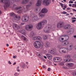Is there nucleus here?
<instances>
[{
  "label": "nucleus",
  "mask_w": 76,
  "mask_h": 76,
  "mask_svg": "<svg viewBox=\"0 0 76 76\" xmlns=\"http://www.w3.org/2000/svg\"><path fill=\"white\" fill-rule=\"evenodd\" d=\"M72 11H73L74 12H76V10L75 9H73L72 10Z\"/></svg>",
  "instance_id": "51"
},
{
  "label": "nucleus",
  "mask_w": 76,
  "mask_h": 76,
  "mask_svg": "<svg viewBox=\"0 0 76 76\" xmlns=\"http://www.w3.org/2000/svg\"><path fill=\"white\" fill-rule=\"evenodd\" d=\"M13 58H16V56H13Z\"/></svg>",
  "instance_id": "53"
},
{
  "label": "nucleus",
  "mask_w": 76,
  "mask_h": 76,
  "mask_svg": "<svg viewBox=\"0 0 76 76\" xmlns=\"http://www.w3.org/2000/svg\"><path fill=\"white\" fill-rule=\"evenodd\" d=\"M43 43H41L39 41H36L34 43V45L36 48H42L43 47Z\"/></svg>",
  "instance_id": "2"
},
{
  "label": "nucleus",
  "mask_w": 76,
  "mask_h": 76,
  "mask_svg": "<svg viewBox=\"0 0 76 76\" xmlns=\"http://www.w3.org/2000/svg\"><path fill=\"white\" fill-rule=\"evenodd\" d=\"M0 1L3 3H5L4 5V7L5 9H6L7 7H8L10 3V1L7 0H0Z\"/></svg>",
  "instance_id": "3"
},
{
  "label": "nucleus",
  "mask_w": 76,
  "mask_h": 76,
  "mask_svg": "<svg viewBox=\"0 0 76 76\" xmlns=\"http://www.w3.org/2000/svg\"><path fill=\"white\" fill-rule=\"evenodd\" d=\"M63 69H67V67L65 66H63L62 67Z\"/></svg>",
  "instance_id": "42"
},
{
  "label": "nucleus",
  "mask_w": 76,
  "mask_h": 76,
  "mask_svg": "<svg viewBox=\"0 0 76 76\" xmlns=\"http://www.w3.org/2000/svg\"><path fill=\"white\" fill-rule=\"evenodd\" d=\"M16 70L17 72H20V70L19 69H17Z\"/></svg>",
  "instance_id": "45"
},
{
  "label": "nucleus",
  "mask_w": 76,
  "mask_h": 76,
  "mask_svg": "<svg viewBox=\"0 0 76 76\" xmlns=\"http://www.w3.org/2000/svg\"><path fill=\"white\" fill-rule=\"evenodd\" d=\"M29 16H23L22 18V20L23 22H26L29 20Z\"/></svg>",
  "instance_id": "7"
},
{
  "label": "nucleus",
  "mask_w": 76,
  "mask_h": 76,
  "mask_svg": "<svg viewBox=\"0 0 76 76\" xmlns=\"http://www.w3.org/2000/svg\"><path fill=\"white\" fill-rule=\"evenodd\" d=\"M21 38L23 39V40L27 42L28 41V39L25 37L23 36H21Z\"/></svg>",
  "instance_id": "28"
},
{
  "label": "nucleus",
  "mask_w": 76,
  "mask_h": 76,
  "mask_svg": "<svg viewBox=\"0 0 76 76\" xmlns=\"http://www.w3.org/2000/svg\"><path fill=\"white\" fill-rule=\"evenodd\" d=\"M72 75L73 76H76V71H75L73 72Z\"/></svg>",
  "instance_id": "37"
},
{
  "label": "nucleus",
  "mask_w": 76,
  "mask_h": 76,
  "mask_svg": "<svg viewBox=\"0 0 76 76\" xmlns=\"http://www.w3.org/2000/svg\"><path fill=\"white\" fill-rule=\"evenodd\" d=\"M41 23L43 25H45V24H47V20H43V21L41 22Z\"/></svg>",
  "instance_id": "24"
},
{
  "label": "nucleus",
  "mask_w": 76,
  "mask_h": 76,
  "mask_svg": "<svg viewBox=\"0 0 76 76\" xmlns=\"http://www.w3.org/2000/svg\"><path fill=\"white\" fill-rule=\"evenodd\" d=\"M15 1H18L19 0H14Z\"/></svg>",
  "instance_id": "59"
},
{
  "label": "nucleus",
  "mask_w": 76,
  "mask_h": 76,
  "mask_svg": "<svg viewBox=\"0 0 76 76\" xmlns=\"http://www.w3.org/2000/svg\"><path fill=\"white\" fill-rule=\"evenodd\" d=\"M65 38V41H67L69 38V37L67 35H62L61 37H60L59 39V40L61 42H63V41H64V38Z\"/></svg>",
  "instance_id": "5"
},
{
  "label": "nucleus",
  "mask_w": 76,
  "mask_h": 76,
  "mask_svg": "<svg viewBox=\"0 0 76 76\" xmlns=\"http://www.w3.org/2000/svg\"><path fill=\"white\" fill-rule=\"evenodd\" d=\"M22 12H26V9H25V8H23L22 10H18L17 12L18 13H22Z\"/></svg>",
  "instance_id": "21"
},
{
  "label": "nucleus",
  "mask_w": 76,
  "mask_h": 76,
  "mask_svg": "<svg viewBox=\"0 0 76 76\" xmlns=\"http://www.w3.org/2000/svg\"><path fill=\"white\" fill-rule=\"evenodd\" d=\"M74 37L75 38H76V35L74 36Z\"/></svg>",
  "instance_id": "63"
},
{
  "label": "nucleus",
  "mask_w": 76,
  "mask_h": 76,
  "mask_svg": "<svg viewBox=\"0 0 76 76\" xmlns=\"http://www.w3.org/2000/svg\"><path fill=\"white\" fill-rule=\"evenodd\" d=\"M37 55L39 58H43V56H42V53L40 52H37Z\"/></svg>",
  "instance_id": "20"
},
{
  "label": "nucleus",
  "mask_w": 76,
  "mask_h": 76,
  "mask_svg": "<svg viewBox=\"0 0 76 76\" xmlns=\"http://www.w3.org/2000/svg\"><path fill=\"white\" fill-rule=\"evenodd\" d=\"M48 53L52 54H53L55 53V51H53L52 50H49Z\"/></svg>",
  "instance_id": "27"
},
{
  "label": "nucleus",
  "mask_w": 76,
  "mask_h": 76,
  "mask_svg": "<svg viewBox=\"0 0 76 76\" xmlns=\"http://www.w3.org/2000/svg\"><path fill=\"white\" fill-rule=\"evenodd\" d=\"M64 26V24L63 22H59L57 24V27L58 28H63Z\"/></svg>",
  "instance_id": "8"
},
{
  "label": "nucleus",
  "mask_w": 76,
  "mask_h": 76,
  "mask_svg": "<svg viewBox=\"0 0 76 76\" xmlns=\"http://www.w3.org/2000/svg\"><path fill=\"white\" fill-rule=\"evenodd\" d=\"M72 56L71 55L68 54L66 55L65 56V57L66 58H72Z\"/></svg>",
  "instance_id": "25"
},
{
  "label": "nucleus",
  "mask_w": 76,
  "mask_h": 76,
  "mask_svg": "<svg viewBox=\"0 0 76 76\" xmlns=\"http://www.w3.org/2000/svg\"><path fill=\"white\" fill-rule=\"evenodd\" d=\"M10 16H12V17H15L17 20H20V17H17V16H16V15L14 13L12 12L11 13H10Z\"/></svg>",
  "instance_id": "11"
},
{
  "label": "nucleus",
  "mask_w": 76,
  "mask_h": 76,
  "mask_svg": "<svg viewBox=\"0 0 76 76\" xmlns=\"http://www.w3.org/2000/svg\"><path fill=\"white\" fill-rule=\"evenodd\" d=\"M33 39L34 40H42V38L40 36H36L33 38Z\"/></svg>",
  "instance_id": "15"
},
{
  "label": "nucleus",
  "mask_w": 76,
  "mask_h": 76,
  "mask_svg": "<svg viewBox=\"0 0 76 76\" xmlns=\"http://www.w3.org/2000/svg\"><path fill=\"white\" fill-rule=\"evenodd\" d=\"M72 7H76V4H72Z\"/></svg>",
  "instance_id": "41"
},
{
  "label": "nucleus",
  "mask_w": 76,
  "mask_h": 76,
  "mask_svg": "<svg viewBox=\"0 0 76 76\" xmlns=\"http://www.w3.org/2000/svg\"><path fill=\"white\" fill-rule=\"evenodd\" d=\"M20 33L23 35H25L26 34V31L24 30H22L20 31Z\"/></svg>",
  "instance_id": "29"
},
{
  "label": "nucleus",
  "mask_w": 76,
  "mask_h": 76,
  "mask_svg": "<svg viewBox=\"0 0 76 76\" xmlns=\"http://www.w3.org/2000/svg\"><path fill=\"white\" fill-rule=\"evenodd\" d=\"M45 66H44V65H43V69H44V68H45Z\"/></svg>",
  "instance_id": "62"
},
{
  "label": "nucleus",
  "mask_w": 76,
  "mask_h": 76,
  "mask_svg": "<svg viewBox=\"0 0 76 76\" xmlns=\"http://www.w3.org/2000/svg\"><path fill=\"white\" fill-rule=\"evenodd\" d=\"M69 3H73V1H69Z\"/></svg>",
  "instance_id": "44"
},
{
  "label": "nucleus",
  "mask_w": 76,
  "mask_h": 76,
  "mask_svg": "<svg viewBox=\"0 0 76 76\" xmlns=\"http://www.w3.org/2000/svg\"><path fill=\"white\" fill-rule=\"evenodd\" d=\"M53 60L55 62H58L61 60V58L59 57H55L54 58Z\"/></svg>",
  "instance_id": "14"
},
{
  "label": "nucleus",
  "mask_w": 76,
  "mask_h": 76,
  "mask_svg": "<svg viewBox=\"0 0 76 76\" xmlns=\"http://www.w3.org/2000/svg\"><path fill=\"white\" fill-rule=\"evenodd\" d=\"M48 12V10L47 9L45 8H43L42 9L41 12L39 13V16L42 18H43V17L45 16V15L43 14V13H47Z\"/></svg>",
  "instance_id": "4"
},
{
  "label": "nucleus",
  "mask_w": 76,
  "mask_h": 76,
  "mask_svg": "<svg viewBox=\"0 0 76 76\" xmlns=\"http://www.w3.org/2000/svg\"><path fill=\"white\" fill-rule=\"evenodd\" d=\"M61 14H67V12H61Z\"/></svg>",
  "instance_id": "40"
},
{
  "label": "nucleus",
  "mask_w": 76,
  "mask_h": 76,
  "mask_svg": "<svg viewBox=\"0 0 76 76\" xmlns=\"http://www.w3.org/2000/svg\"><path fill=\"white\" fill-rule=\"evenodd\" d=\"M16 64V62H15L13 64V65H15V64Z\"/></svg>",
  "instance_id": "61"
},
{
  "label": "nucleus",
  "mask_w": 76,
  "mask_h": 76,
  "mask_svg": "<svg viewBox=\"0 0 76 76\" xmlns=\"http://www.w3.org/2000/svg\"><path fill=\"white\" fill-rule=\"evenodd\" d=\"M74 49L75 50H76V45H75L74 47Z\"/></svg>",
  "instance_id": "47"
},
{
  "label": "nucleus",
  "mask_w": 76,
  "mask_h": 76,
  "mask_svg": "<svg viewBox=\"0 0 76 76\" xmlns=\"http://www.w3.org/2000/svg\"><path fill=\"white\" fill-rule=\"evenodd\" d=\"M64 8H67V6L66 5L64 6Z\"/></svg>",
  "instance_id": "56"
},
{
  "label": "nucleus",
  "mask_w": 76,
  "mask_h": 76,
  "mask_svg": "<svg viewBox=\"0 0 76 76\" xmlns=\"http://www.w3.org/2000/svg\"><path fill=\"white\" fill-rule=\"evenodd\" d=\"M8 63L9 64H12V63H11V62H10V61H8Z\"/></svg>",
  "instance_id": "49"
},
{
  "label": "nucleus",
  "mask_w": 76,
  "mask_h": 76,
  "mask_svg": "<svg viewBox=\"0 0 76 76\" xmlns=\"http://www.w3.org/2000/svg\"><path fill=\"white\" fill-rule=\"evenodd\" d=\"M29 0H23L22 2V3L23 4H25L28 3V1Z\"/></svg>",
  "instance_id": "26"
},
{
  "label": "nucleus",
  "mask_w": 76,
  "mask_h": 76,
  "mask_svg": "<svg viewBox=\"0 0 76 76\" xmlns=\"http://www.w3.org/2000/svg\"><path fill=\"white\" fill-rule=\"evenodd\" d=\"M51 25H48L46 26V27L44 28V31L45 33H50V30H51Z\"/></svg>",
  "instance_id": "6"
},
{
  "label": "nucleus",
  "mask_w": 76,
  "mask_h": 76,
  "mask_svg": "<svg viewBox=\"0 0 76 76\" xmlns=\"http://www.w3.org/2000/svg\"><path fill=\"white\" fill-rule=\"evenodd\" d=\"M17 6L16 5H13V8H15V9H16V10H18V9H20V8H21V7H16Z\"/></svg>",
  "instance_id": "32"
},
{
  "label": "nucleus",
  "mask_w": 76,
  "mask_h": 76,
  "mask_svg": "<svg viewBox=\"0 0 76 76\" xmlns=\"http://www.w3.org/2000/svg\"><path fill=\"white\" fill-rule=\"evenodd\" d=\"M73 48V45H71L69 46V47L67 48H61L59 49V52L60 53H65L67 51V50H72Z\"/></svg>",
  "instance_id": "1"
},
{
  "label": "nucleus",
  "mask_w": 76,
  "mask_h": 76,
  "mask_svg": "<svg viewBox=\"0 0 76 76\" xmlns=\"http://www.w3.org/2000/svg\"><path fill=\"white\" fill-rule=\"evenodd\" d=\"M46 56L47 57L48 59H49V60H51L53 58V57H52V56H51V55L50 54H46Z\"/></svg>",
  "instance_id": "22"
},
{
  "label": "nucleus",
  "mask_w": 76,
  "mask_h": 76,
  "mask_svg": "<svg viewBox=\"0 0 76 76\" xmlns=\"http://www.w3.org/2000/svg\"><path fill=\"white\" fill-rule=\"evenodd\" d=\"M66 65L69 67H72L74 66V64L72 63H66Z\"/></svg>",
  "instance_id": "19"
},
{
  "label": "nucleus",
  "mask_w": 76,
  "mask_h": 76,
  "mask_svg": "<svg viewBox=\"0 0 76 76\" xmlns=\"http://www.w3.org/2000/svg\"><path fill=\"white\" fill-rule=\"evenodd\" d=\"M25 23H20V26H22V25H23Z\"/></svg>",
  "instance_id": "43"
},
{
  "label": "nucleus",
  "mask_w": 76,
  "mask_h": 76,
  "mask_svg": "<svg viewBox=\"0 0 76 76\" xmlns=\"http://www.w3.org/2000/svg\"><path fill=\"white\" fill-rule=\"evenodd\" d=\"M61 6V7H64V5H63V4L62 3H61L60 2H59Z\"/></svg>",
  "instance_id": "39"
},
{
  "label": "nucleus",
  "mask_w": 76,
  "mask_h": 76,
  "mask_svg": "<svg viewBox=\"0 0 76 76\" xmlns=\"http://www.w3.org/2000/svg\"><path fill=\"white\" fill-rule=\"evenodd\" d=\"M13 28L17 30V29H20V26L17 25L16 24H13Z\"/></svg>",
  "instance_id": "13"
},
{
  "label": "nucleus",
  "mask_w": 76,
  "mask_h": 76,
  "mask_svg": "<svg viewBox=\"0 0 76 76\" xmlns=\"http://www.w3.org/2000/svg\"><path fill=\"white\" fill-rule=\"evenodd\" d=\"M45 46L46 48H50V43L48 42H45Z\"/></svg>",
  "instance_id": "17"
},
{
  "label": "nucleus",
  "mask_w": 76,
  "mask_h": 76,
  "mask_svg": "<svg viewBox=\"0 0 76 76\" xmlns=\"http://www.w3.org/2000/svg\"><path fill=\"white\" fill-rule=\"evenodd\" d=\"M67 10H70V8H67Z\"/></svg>",
  "instance_id": "52"
},
{
  "label": "nucleus",
  "mask_w": 76,
  "mask_h": 76,
  "mask_svg": "<svg viewBox=\"0 0 76 76\" xmlns=\"http://www.w3.org/2000/svg\"><path fill=\"white\" fill-rule=\"evenodd\" d=\"M72 22H76V20H72Z\"/></svg>",
  "instance_id": "50"
},
{
  "label": "nucleus",
  "mask_w": 76,
  "mask_h": 76,
  "mask_svg": "<svg viewBox=\"0 0 76 76\" xmlns=\"http://www.w3.org/2000/svg\"><path fill=\"white\" fill-rule=\"evenodd\" d=\"M14 75L15 76H18V75H19V74L18 73L16 72L15 74H14Z\"/></svg>",
  "instance_id": "38"
},
{
  "label": "nucleus",
  "mask_w": 76,
  "mask_h": 76,
  "mask_svg": "<svg viewBox=\"0 0 76 76\" xmlns=\"http://www.w3.org/2000/svg\"><path fill=\"white\" fill-rule=\"evenodd\" d=\"M71 19L73 20V19H76V18H72Z\"/></svg>",
  "instance_id": "54"
},
{
  "label": "nucleus",
  "mask_w": 76,
  "mask_h": 76,
  "mask_svg": "<svg viewBox=\"0 0 76 76\" xmlns=\"http://www.w3.org/2000/svg\"><path fill=\"white\" fill-rule=\"evenodd\" d=\"M34 36V33L33 31L31 32V33L29 34V36L30 38H31Z\"/></svg>",
  "instance_id": "30"
},
{
  "label": "nucleus",
  "mask_w": 76,
  "mask_h": 76,
  "mask_svg": "<svg viewBox=\"0 0 76 76\" xmlns=\"http://www.w3.org/2000/svg\"><path fill=\"white\" fill-rule=\"evenodd\" d=\"M74 57L75 58V59H76V55H74Z\"/></svg>",
  "instance_id": "46"
},
{
  "label": "nucleus",
  "mask_w": 76,
  "mask_h": 76,
  "mask_svg": "<svg viewBox=\"0 0 76 76\" xmlns=\"http://www.w3.org/2000/svg\"><path fill=\"white\" fill-rule=\"evenodd\" d=\"M2 12L1 11V10H0V15H1V14H2Z\"/></svg>",
  "instance_id": "60"
},
{
  "label": "nucleus",
  "mask_w": 76,
  "mask_h": 76,
  "mask_svg": "<svg viewBox=\"0 0 76 76\" xmlns=\"http://www.w3.org/2000/svg\"><path fill=\"white\" fill-rule=\"evenodd\" d=\"M42 0H38L37 3L36 4V5L37 6H40L41 5Z\"/></svg>",
  "instance_id": "18"
},
{
  "label": "nucleus",
  "mask_w": 76,
  "mask_h": 76,
  "mask_svg": "<svg viewBox=\"0 0 76 76\" xmlns=\"http://www.w3.org/2000/svg\"><path fill=\"white\" fill-rule=\"evenodd\" d=\"M51 0H44L43 2V4L46 6H48L51 3Z\"/></svg>",
  "instance_id": "9"
},
{
  "label": "nucleus",
  "mask_w": 76,
  "mask_h": 76,
  "mask_svg": "<svg viewBox=\"0 0 76 76\" xmlns=\"http://www.w3.org/2000/svg\"><path fill=\"white\" fill-rule=\"evenodd\" d=\"M50 70H51V69L50 68H49L48 69V71H50Z\"/></svg>",
  "instance_id": "48"
},
{
  "label": "nucleus",
  "mask_w": 76,
  "mask_h": 76,
  "mask_svg": "<svg viewBox=\"0 0 76 76\" xmlns=\"http://www.w3.org/2000/svg\"><path fill=\"white\" fill-rule=\"evenodd\" d=\"M9 44H7L6 45V46H7V47H9Z\"/></svg>",
  "instance_id": "64"
},
{
  "label": "nucleus",
  "mask_w": 76,
  "mask_h": 76,
  "mask_svg": "<svg viewBox=\"0 0 76 76\" xmlns=\"http://www.w3.org/2000/svg\"><path fill=\"white\" fill-rule=\"evenodd\" d=\"M72 6V5L71 4H69V6H70V7H71Z\"/></svg>",
  "instance_id": "55"
},
{
  "label": "nucleus",
  "mask_w": 76,
  "mask_h": 76,
  "mask_svg": "<svg viewBox=\"0 0 76 76\" xmlns=\"http://www.w3.org/2000/svg\"><path fill=\"white\" fill-rule=\"evenodd\" d=\"M71 59H64V61L65 62H69V61H70V60Z\"/></svg>",
  "instance_id": "33"
},
{
  "label": "nucleus",
  "mask_w": 76,
  "mask_h": 76,
  "mask_svg": "<svg viewBox=\"0 0 76 76\" xmlns=\"http://www.w3.org/2000/svg\"><path fill=\"white\" fill-rule=\"evenodd\" d=\"M44 57L45 59H47V57H46V56H44Z\"/></svg>",
  "instance_id": "57"
},
{
  "label": "nucleus",
  "mask_w": 76,
  "mask_h": 76,
  "mask_svg": "<svg viewBox=\"0 0 76 76\" xmlns=\"http://www.w3.org/2000/svg\"><path fill=\"white\" fill-rule=\"evenodd\" d=\"M33 28V26L32 24H29L26 26V29L27 31H31Z\"/></svg>",
  "instance_id": "10"
},
{
  "label": "nucleus",
  "mask_w": 76,
  "mask_h": 76,
  "mask_svg": "<svg viewBox=\"0 0 76 76\" xmlns=\"http://www.w3.org/2000/svg\"><path fill=\"white\" fill-rule=\"evenodd\" d=\"M39 19L38 18V16H35L33 17L32 18V20L33 22H36L37 20H38Z\"/></svg>",
  "instance_id": "16"
},
{
  "label": "nucleus",
  "mask_w": 76,
  "mask_h": 76,
  "mask_svg": "<svg viewBox=\"0 0 76 76\" xmlns=\"http://www.w3.org/2000/svg\"><path fill=\"white\" fill-rule=\"evenodd\" d=\"M69 43V41L64 42H62V45L64 46H66V45H67Z\"/></svg>",
  "instance_id": "23"
},
{
  "label": "nucleus",
  "mask_w": 76,
  "mask_h": 76,
  "mask_svg": "<svg viewBox=\"0 0 76 76\" xmlns=\"http://www.w3.org/2000/svg\"><path fill=\"white\" fill-rule=\"evenodd\" d=\"M64 28L66 29H69L70 28V26L69 25H66L65 26Z\"/></svg>",
  "instance_id": "31"
},
{
  "label": "nucleus",
  "mask_w": 76,
  "mask_h": 76,
  "mask_svg": "<svg viewBox=\"0 0 76 76\" xmlns=\"http://www.w3.org/2000/svg\"><path fill=\"white\" fill-rule=\"evenodd\" d=\"M26 64H29V63H28V62H26Z\"/></svg>",
  "instance_id": "58"
},
{
  "label": "nucleus",
  "mask_w": 76,
  "mask_h": 76,
  "mask_svg": "<svg viewBox=\"0 0 76 76\" xmlns=\"http://www.w3.org/2000/svg\"><path fill=\"white\" fill-rule=\"evenodd\" d=\"M43 38L44 39H46L48 38V36H44L43 37Z\"/></svg>",
  "instance_id": "36"
},
{
  "label": "nucleus",
  "mask_w": 76,
  "mask_h": 76,
  "mask_svg": "<svg viewBox=\"0 0 76 76\" xmlns=\"http://www.w3.org/2000/svg\"><path fill=\"white\" fill-rule=\"evenodd\" d=\"M36 12L37 13H38L40 11V9L39 8H37L35 9Z\"/></svg>",
  "instance_id": "34"
},
{
  "label": "nucleus",
  "mask_w": 76,
  "mask_h": 76,
  "mask_svg": "<svg viewBox=\"0 0 76 76\" xmlns=\"http://www.w3.org/2000/svg\"><path fill=\"white\" fill-rule=\"evenodd\" d=\"M32 5V3H30V4L28 5H26V9H28V7H30V6H31Z\"/></svg>",
  "instance_id": "35"
},
{
  "label": "nucleus",
  "mask_w": 76,
  "mask_h": 76,
  "mask_svg": "<svg viewBox=\"0 0 76 76\" xmlns=\"http://www.w3.org/2000/svg\"><path fill=\"white\" fill-rule=\"evenodd\" d=\"M42 25H43L41 22L39 23L38 24H37L36 26V28L37 29H41L42 28Z\"/></svg>",
  "instance_id": "12"
}]
</instances>
